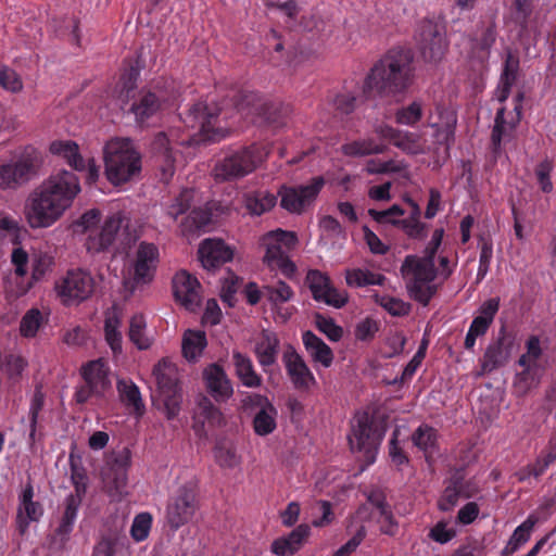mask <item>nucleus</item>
Returning a JSON list of instances; mask_svg holds the SVG:
<instances>
[{"label": "nucleus", "instance_id": "obj_1", "mask_svg": "<svg viewBox=\"0 0 556 556\" xmlns=\"http://www.w3.org/2000/svg\"><path fill=\"white\" fill-rule=\"evenodd\" d=\"M80 191V180L74 172L60 169L50 175L29 198L27 219L30 227L46 228L54 224Z\"/></svg>", "mask_w": 556, "mask_h": 556}, {"label": "nucleus", "instance_id": "obj_2", "mask_svg": "<svg viewBox=\"0 0 556 556\" xmlns=\"http://www.w3.org/2000/svg\"><path fill=\"white\" fill-rule=\"evenodd\" d=\"M414 71V55L409 49H390L367 74L363 92L368 98L374 93L380 96L402 93L412 85Z\"/></svg>", "mask_w": 556, "mask_h": 556}, {"label": "nucleus", "instance_id": "obj_3", "mask_svg": "<svg viewBox=\"0 0 556 556\" xmlns=\"http://www.w3.org/2000/svg\"><path fill=\"white\" fill-rule=\"evenodd\" d=\"M100 220V211L91 208L85 212L73 225L75 232L88 233L85 247L91 254L111 251L123 227V217L119 213L109 216L99 230L97 227Z\"/></svg>", "mask_w": 556, "mask_h": 556}, {"label": "nucleus", "instance_id": "obj_4", "mask_svg": "<svg viewBox=\"0 0 556 556\" xmlns=\"http://www.w3.org/2000/svg\"><path fill=\"white\" fill-rule=\"evenodd\" d=\"M105 174L115 186L129 181L141 170L140 154L129 139H113L104 148Z\"/></svg>", "mask_w": 556, "mask_h": 556}, {"label": "nucleus", "instance_id": "obj_5", "mask_svg": "<svg viewBox=\"0 0 556 556\" xmlns=\"http://www.w3.org/2000/svg\"><path fill=\"white\" fill-rule=\"evenodd\" d=\"M268 153L265 146L257 143L231 150L215 163L214 178L216 181H232L243 178L253 173Z\"/></svg>", "mask_w": 556, "mask_h": 556}, {"label": "nucleus", "instance_id": "obj_6", "mask_svg": "<svg viewBox=\"0 0 556 556\" xmlns=\"http://www.w3.org/2000/svg\"><path fill=\"white\" fill-rule=\"evenodd\" d=\"M401 273L406 280L409 296L424 306H427L438 292L433 285L438 276L434 262L416 255H407L401 266Z\"/></svg>", "mask_w": 556, "mask_h": 556}, {"label": "nucleus", "instance_id": "obj_7", "mask_svg": "<svg viewBox=\"0 0 556 556\" xmlns=\"http://www.w3.org/2000/svg\"><path fill=\"white\" fill-rule=\"evenodd\" d=\"M228 117L224 106L200 101L189 108L182 122L187 128L195 130L194 135H201L203 140L216 142L226 138L229 132L230 126L222 124Z\"/></svg>", "mask_w": 556, "mask_h": 556}, {"label": "nucleus", "instance_id": "obj_8", "mask_svg": "<svg viewBox=\"0 0 556 556\" xmlns=\"http://www.w3.org/2000/svg\"><path fill=\"white\" fill-rule=\"evenodd\" d=\"M384 431V427L374 416L368 413L358 414L352 425V433L349 435L351 450L363 453L366 465L374 464Z\"/></svg>", "mask_w": 556, "mask_h": 556}, {"label": "nucleus", "instance_id": "obj_9", "mask_svg": "<svg viewBox=\"0 0 556 556\" xmlns=\"http://www.w3.org/2000/svg\"><path fill=\"white\" fill-rule=\"evenodd\" d=\"M198 482L190 479L179 484L169 495L166 505V520L174 531L189 523L199 509Z\"/></svg>", "mask_w": 556, "mask_h": 556}, {"label": "nucleus", "instance_id": "obj_10", "mask_svg": "<svg viewBox=\"0 0 556 556\" xmlns=\"http://www.w3.org/2000/svg\"><path fill=\"white\" fill-rule=\"evenodd\" d=\"M110 369L101 358L90 361L81 368V384L75 392V400L78 404H85L91 399L102 400L112 388L109 378Z\"/></svg>", "mask_w": 556, "mask_h": 556}, {"label": "nucleus", "instance_id": "obj_11", "mask_svg": "<svg viewBox=\"0 0 556 556\" xmlns=\"http://www.w3.org/2000/svg\"><path fill=\"white\" fill-rule=\"evenodd\" d=\"M233 110L244 115H260L274 127L286 124L287 108L273 102H264L260 94L241 90L233 96Z\"/></svg>", "mask_w": 556, "mask_h": 556}, {"label": "nucleus", "instance_id": "obj_12", "mask_svg": "<svg viewBox=\"0 0 556 556\" xmlns=\"http://www.w3.org/2000/svg\"><path fill=\"white\" fill-rule=\"evenodd\" d=\"M414 39L422 59L428 62L440 61L447 49L445 27L433 20H422L415 30Z\"/></svg>", "mask_w": 556, "mask_h": 556}, {"label": "nucleus", "instance_id": "obj_13", "mask_svg": "<svg viewBox=\"0 0 556 556\" xmlns=\"http://www.w3.org/2000/svg\"><path fill=\"white\" fill-rule=\"evenodd\" d=\"M324 186L325 179L321 176L312 178L307 185L282 186L278 191L280 206L291 214L300 215L314 204Z\"/></svg>", "mask_w": 556, "mask_h": 556}, {"label": "nucleus", "instance_id": "obj_14", "mask_svg": "<svg viewBox=\"0 0 556 556\" xmlns=\"http://www.w3.org/2000/svg\"><path fill=\"white\" fill-rule=\"evenodd\" d=\"M241 403L244 412L253 414L252 427L257 435L266 437L276 430L278 410L266 395L248 393Z\"/></svg>", "mask_w": 556, "mask_h": 556}, {"label": "nucleus", "instance_id": "obj_15", "mask_svg": "<svg viewBox=\"0 0 556 556\" xmlns=\"http://www.w3.org/2000/svg\"><path fill=\"white\" fill-rule=\"evenodd\" d=\"M38 167L35 153H25L15 161L0 163V189L15 190L22 187L37 174Z\"/></svg>", "mask_w": 556, "mask_h": 556}, {"label": "nucleus", "instance_id": "obj_16", "mask_svg": "<svg viewBox=\"0 0 556 556\" xmlns=\"http://www.w3.org/2000/svg\"><path fill=\"white\" fill-rule=\"evenodd\" d=\"M62 303L72 305L87 300L93 292L94 280L92 276L83 269L68 270L66 276L55 286Z\"/></svg>", "mask_w": 556, "mask_h": 556}, {"label": "nucleus", "instance_id": "obj_17", "mask_svg": "<svg viewBox=\"0 0 556 556\" xmlns=\"http://www.w3.org/2000/svg\"><path fill=\"white\" fill-rule=\"evenodd\" d=\"M306 283L316 302L336 308H341L348 303V294L334 288L329 276L318 269L308 270Z\"/></svg>", "mask_w": 556, "mask_h": 556}, {"label": "nucleus", "instance_id": "obj_18", "mask_svg": "<svg viewBox=\"0 0 556 556\" xmlns=\"http://www.w3.org/2000/svg\"><path fill=\"white\" fill-rule=\"evenodd\" d=\"M130 463L131 452L127 447L115 453L109 460L103 481L111 496H122L126 493Z\"/></svg>", "mask_w": 556, "mask_h": 556}, {"label": "nucleus", "instance_id": "obj_19", "mask_svg": "<svg viewBox=\"0 0 556 556\" xmlns=\"http://www.w3.org/2000/svg\"><path fill=\"white\" fill-rule=\"evenodd\" d=\"M456 125V112L443 104H437L434 112H430L427 117V126L434 130L435 143L444 146L446 150H450L455 141Z\"/></svg>", "mask_w": 556, "mask_h": 556}, {"label": "nucleus", "instance_id": "obj_20", "mask_svg": "<svg viewBox=\"0 0 556 556\" xmlns=\"http://www.w3.org/2000/svg\"><path fill=\"white\" fill-rule=\"evenodd\" d=\"M282 362L286 367L287 375L289 376L293 388L300 392H308L317 384L316 378L312 370L306 365L303 357L289 345L282 355Z\"/></svg>", "mask_w": 556, "mask_h": 556}, {"label": "nucleus", "instance_id": "obj_21", "mask_svg": "<svg viewBox=\"0 0 556 556\" xmlns=\"http://www.w3.org/2000/svg\"><path fill=\"white\" fill-rule=\"evenodd\" d=\"M34 486L30 482L26 483L18 496L15 525L20 535L28 532L31 522H39L45 514L43 505L34 500Z\"/></svg>", "mask_w": 556, "mask_h": 556}, {"label": "nucleus", "instance_id": "obj_22", "mask_svg": "<svg viewBox=\"0 0 556 556\" xmlns=\"http://www.w3.org/2000/svg\"><path fill=\"white\" fill-rule=\"evenodd\" d=\"M268 5V10L271 12L279 13L285 18V24L290 29H295L296 27L305 30V31H325L326 23L312 14L309 16L302 15L301 21L296 22V17L300 13L296 2H266Z\"/></svg>", "mask_w": 556, "mask_h": 556}, {"label": "nucleus", "instance_id": "obj_23", "mask_svg": "<svg viewBox=\"0 0 556 556\" xmlns=\"http://www.w3.org/2000/svg\"><path fill=\"white\" fill-rule=\"evenodd\" d=\"M498 309L500 298H491L480 305L478 309L479 314L472 319L465 338L464 346L466 350H472L477 338L482 337L488 332Z\"/></svg>", "mask_w": 556, "mask_h": 556}, {"label": "nucleus", "instance_id": "obj_24", "mask_svg": "<svg viewBox=\"0 0 556 556\" xmlns=\"http://www.w3.org/2000/svg\"><path fill=\"white\" fill-rule=\"evenodd\" d=\"M173 291L177 302L186 309L194 312L201 304V285L198 279L185 270L173 278Z\"/></svg>", "mask_w": 556, "mask_h": 556}, {"label": "nucleus", "instance_id": "obj_25", "mask_svg": "<svg viewBox=\"0 0 556 556\" xmlns=\"http://www.w3.org/2000/svg\"><path fill=\"white\" fill-rule=\"evenodd\" d=\"M296 242L298 238L294 232L282 229L269 231L262 238V245L266 248L264 263L274 267V264L286 256L287 251L291 250Z\"/></svg>", "mask_w": 556, "mask_h": 556}, {"label": "nucleus", "instance_id": "obj_26", "mask_svg": "<svg viewBox=\"0 0 556 556\" xmlns=\"http://www.w3.org/2000/svg\"><path fill=\"white\" fill-rule=\"evenodd\" d=\"M159 249L154 243H139L134 263V280L136 283H149L154 277L159 263Z\"/></svg>", "mask_w": 556, "mask_h": 556}, {"label": "nucleus", "instance_id": "obj_27", "mask_svg": "<svg viewBox=\"0 0 556 556\" xmlns=\"http://www.w3.org/2000/svg\"><path fill=\"white\" fill-rule=\"evenodd\" d=\"M375 134L380 139L389 141L405 153L417 154L421 151L420 136L415 132L404 131L387 124H380L375 127Z\"/></svg>", "mask_w": 556, "mask_h": 556}, {"label": "nucleus", "instance_id": "obj_28", "mask_svg": "<svg viewBox=\"0 0 556 556\" xmlns=\"http://www.w3.org/2000/svg\"><path fill=\"white\" fill-rule=\"evenodd\" d=\"M513 339L502 328L497 339L490 343L484 352L482 359L483 371L491 372L504 366L509 359Z\"/></svg>", "mask_w": 556, "mask_h": 556}, {"label": "nucleus", "instance_id": "obj_29", "mask_svg": "<svg viewBox=\"0 0 556 556\" xmlns=\"http://www.w3.org/2000/svg\"><path fill=\"white\" fill-rule=\"evenodd\" d=\"M280 351V339L278 334L268 329H263L255 342L254 354L265 372L277 363Z\"/></svg>", "mask_w": 556, "mask_h": 556}, {"label": "nucleus", "instance_id": "obj_30", "mask_svg": "<svg viewBox=\"0 0 556 556\" xmlns=\"http://www.w3.org/2000/svg\"><path fill=\"white\" fill-rule=\"evenodd\" d=\"M233 251L222 239H205L199 248V258L206 269H214L231 261Z\"/></svg>", "mask_w": 556, "mask_h": 556}, {"label": "nucleus", "instance_id": "obj_31", "mask_svg": "<svg viewBox=\"0 0 556 556\" xmlns=\"http://www.w3.org/2000/svg\"><path fill=\"white\" fill-rule=\"evenodd\" d=\"M207 392L216 402H226L232 394L231 381L224 368L218 364L210 365L203 372Z\"/></svg>", "mask_w": 556, "mask_h": 556}, {"label": "nucleus", "instance_id": "obj_32", "mask_svg": "<svg viewBox=\"0 0 556 556\" xmlns=\"http://www.w3.org/2000/svg\"><path fill=\"white\" fill-rule=\"evenodd\" d=\"M311 534V526L301 523L288 535L280 536L271 543V552L277 556H291L305 543Z\"/></svg>", "mask_w": 556, "mask_h": 556}, {"label": "nucleus", "instance_id": "obj_33", "mask_svg": "<svg viewBox=\"0 0 556 556\" xmlns=\"http://www.w3.org/2000/svg\"><path fill=\"white\" fill-rule=\"evenodd\" d=\"M131 98L132 101L129 104L128 111L135 115L136 122L139 124L148 121L161 109L162 100L153 91L140 90Z\"/></svg>", "mask_w": 556, "mask_h": 556}, {"label": "nucleus", "instance_id": "obj_34", "mask_svg": "<svg viewBox=\"0 0 556 556\" xmlns=\"http://www.w3.org/2000/svg\"><path fill=\"white\" fill-rule=\"evenodd\" d=\"M50 152L63 159L73 169L84 172L86 168V161L79 153V147L72 140H55L51 142Z\"/></svg>", "mask_w": 556, "mask_h": 556}, {"label": "nucleus", "instance_id": "obj_35", "mask_svg": "<svg viewBox=\"0 0 556 556\" xmlns=\"http://www.w3.org/2000/svg\"><path fill=\"white\" fill-rule=\"evenodd\" d=\"M518 71L519 58L513 54L510 51H508L503 64V71L501 74L500 84L496 91L497 100L501 103H504L508 99L510 94V89L517 80Z\"/></svg>", "mask_w": 556, "mask_h": 556}, {"label": "nucleus", "instance_id": "obj_36", "mask_svg": "<svg viewBox=\"0 0 556 556\" xmlns=\"http://www.w3.org/2000/svg\"><path fill=\"white\" fill-rule=\"evenodd\" d=\"M303 344L315 363L321 364L325 368L333 362L332 350L314 332L307 330L302 334Z\"/></svg>", "mask_w": 556, "mask_h": 556}, {"label": "nucleus", "instance_id": "obj_37", "mask_svg": "<svg viewBox=\"0 0 556 556\" xmlns=\"http://www.w3.org/2000/svg\"><path fill=\"white\" fill-rule=\"evenodd\" d=\"M232 363L236 375L244 387L258 388L262 386V377L255 371L253 362L248 355L233 351Z\"/></svg>", "mask_w": 556, "mask_h": 556}, {"label": "nucleus", "instance_id": "obj_38", "mask_svg": "<svg viewBox=\"0 0 556 556\" xmlns=\"http://www.w3.org/2000/svg\"><path fill=\"white\" fill-rule=\"evenodd\" d=\"M244 207L250 215L261 216L277 203V195L266 190L249 191L243 195Z\"/></svg>", "mask_w": 556, "mask_h": 556}, {"label": "nucleus", "instance_id": "obj_39", "mask_svg": "<svg viewBox=\"0 0 556 556\" xmlns=\"http://www.w3.org/2000/svg\"><path fill=\"white\" fill-rule=\"evenodd\" d=\"M122 318L115 308L105 313L104 338L113 354L119 355L123 352V334L119 330Z\"/></svg>", "mask_w": 556, "mask_h": 556}, {"label": "nucleus", "instance_id": "obj_40", "mask_svg": "<svg viewBox=\"0 0 556 556\" xmlns=\"http://www.w3.org/2000/svg\"><path fill=\"white\" fill-rule=\"evenodd\" d=\"M341 150L346 156L361 157L384 153L387 146L383 142H378L374 138H366L344 143Z\"/></svg>", "mask_w": 556, "mask_h": 556}, {"label": "nucleus", "instance_id": "obj_41", "mask_svg": "<svg viewBox=\"0 0 556 556\" xmlns=\"http://www.w3.org/2000/svg\"><path fill=\"white\" fill-rule=\"evenodd\" d=\"M170 134H167L165 131L157 132L154 136V139L152 141V150L154 153L160 154L164 159V167L163 172L164 174H168L169 176L174 173V146H173V139L170 138Z\"/></svg>", "mask_w": 556, "mask_h": 556}, {"label": "nucleus", "instance_id": "obj_42", "mask_svg": "<svg viewBox=\"0 0 556 556\" xmlns=\"http://www.w3.org/2000/svg\"><path fill=\"white\" fill-rule=\"evenodd\" d=\"M117 391L121 401L134 412L141 416L144 412V403L138 386L132 380L121 379L117 381Z\"/></svg>", "mask_w": 556, "mask_h": 556}, {"label": "nucleus", "instance_id": "obj_43", "mask_svg": "<svg viewBox=\"0 0 556 556\" xmlns=\"http://www.w3.org/2000/svg\"><path fill=\"white\" fill-rule=\"evenodd\" d=\"M438 431L427 425L421 424L412 434L413 444L420 451H422L428 458L438 446Z\"/></svg>", "mask_w": 556, "mask_h": 556}, {"label": "nucleus", "instance_id": "obj_44", "mask_svg": "<svg viewBox=\"0 0 556 556\" xmlns=\"http://www.w3.org/2000/svg\"><path fill=\"white\" fill-rule=\"evenodd\" d=\"M207 344L206 336L200 330H187L182 338V355L186 359L195 361Z\"/></svg>", "mask_w": 556, "mask_h": 556}, {"label": "nucleus", "instance_id": "obj_45", "mask_svg": "<svg viewBox=\"0 0 556 556\" xmlns=\"http://www.w3.org/2000/svg\"><path fill=\"white\" fill-rule=\"evenodd\" d=\"M386 277L368 269L353 268L345 270V281L351 288H363L367 286H382Z\"/></svg>", "mask_w": 556, "mask_h": 556}, {"label": "nucleus", "instance_id": "obj_46", "mask_svg": "<svg viewBox=\"0 0 556 556\" xmlns=\"http://www.w3.org/2000/svg\"><path fill=\"white\" fill-rule=\"evenodd\" d=\"M505 111L504 106L497 110L491 134V147L495 155L501 153L503 140L510 139L514 135V131L509 130V121L505 118Z\"/></svg>", "mask_w": 556, "mask_h": 556}, {"label": "nucleus", "instance_id": "obj_47", "mask_svg": "<svg viewBox=\"0 0 556 556\" xmlns=\"http://www.w3.org/2000/svg\"><path fill=\"white\" fill-rule=\"evenodd\" d=\"M147 323L142 314H136L130 318L128 337L138 350H148L152 340L146 334Z\"/></svg>", "mask_w": 556, "mask_h": 556}, {"label": "nucleus", "instance_id": "obj_48", "mask_svg": "<svg viewBox=\"0 0 556 556\" xmlns=\"http://www.w3.org/2000/svg\"><path fill=\"white\" fill-rule=\"evenodd\" d=\"M422 116V102L415 100L407 105L399 108L394 114V119L400 125L414 127L421 121Z\"/></svg>", "mask_w": 556, "mask_h": 556}, {"label": "nucleus", "instance_id": "obj_49", "mask_svg": "<svg viewBox=\"0 0 556 556\" xmlns=\"http://www.w3.org/2000/svg\"><path fill=\"white\" fill-rule=\"evenodd\" d=\"M212 214L207 210L193 208L181 222V231L185 235L193 233L210 225Z\"/></svg>", "mask_w": 556, "mask_h": 556}, {"label": "nucleus", "instance_id": "obj_50", "mask_svg": "<svg viewBox=\"0 0 556 556\" xmlns=\"http://www.w3.org/2000/svg\"><path fill=\"white\" fill-rule=\"evenodd\" d=\"M45 405V394L40 388H36L28 412V442L33 445L36 441L38 416Z\"/></svg>", "mask_w": 556, "mask_h": 556}, {"label": "nucleus", "instance_id": "obj_51", "mask_svg": "<svg viewBox=\"0 0 556 556\" xmlns=\"http://www.w3.org/2000/svg\"><path fill=\"white\" fill-rule=\"evenodd\" d=\"M70 466L71 480L75 489V492L71 494L84 497L87 492L88 482L86 469L81 465L80 458L75 457L73 454L70 455Z\"/></svg>", "mask_w": 556, "mask_h": 556}, {"label": "nucleus", "instance_id": "obj_52", "mask_svg": "<svg viewBox=\"0 0 556 556\" xmlns=\"http://www.w3.org/2000/svg\"><path fill=\"white\" fill-rule=\"evenodd\" d=\"M26 364V361L20 355L5 354L3 357L0 355V370L12 383L18 381Z\"/></svg>", "mask_w": 556, "mask_h": 556}, {"label": "nucleus", "instance_id": "obj_53", "mask_svg": "<svg viewBox=\"0 0 556 556\" xmlns=\"http://www.w3.org/2000/svg\"><path fill=\"white\" fill-rule=\"evenodd\" d=\"M554 170V161L549 157L543 159L534 167L536 182L544 193H551L554 190L552 173Z\"/></svg>", "mask_w": 556, "mask_h": 556}, {"label": "nucleus", "instance_id": "obj_54", "mask_svg": "<svg viewBox=\"0 0 556 556\" xmlns=\"http://www.w3.org/2000/svg\"><path fill=\"white\" fill-rule=\"evenodd\" d=\"M459 483L458 477H451L448 484L438 502L440 510L450 511L456 506L459 497H462L460 492H463L460 486H457Z\"/></svg>", "mask_w": 556, "mask_h": 556}, {"label": "nucleus", "instance_id": "obj_55", "mask_svg": "<svg viewBox=\"0 0 556 556\" xmlns=\"http://www.w3.org/2000/svg\"><path fill=\"white\" fill-rule=\"evenodd\" d=\"M264 290L267 300L275 307H277L281 303L290 301L294 295L292 288L282 280H279L274 286H266Z\"/></svg>", "mask_w": 556, "mask_h": 556}, {"label": "nucleus", "instance_id": "obj_56", "mask_svg": "<svg viewBox=\"0 0 556 556\" xmlns=\"http://www.w3.org/2000/svg\"><path fill=\"white\" fill-rule=\"evenodd\" d=\"M376 303L383 307L390 315L403 317L410 313L409 303L390 295H376Z\"/></svg>", "mask_w": 556, "mask_h": 556}, {"label": "nucleus", "instance_id": "obj_57", "mask_svg": "<svg viewBox=\"0 0 556 556\" xmlns=\"http://www.w3.org/2000/svg\"><path fill=\"white\" fill-rule=\"evenodd\" d=\"M42 315L38 308H30L25 313L20 323V332L25 338L36 336L38 329L42 325Z\"/></svg>", "mask_w": 556, "mask_h": 556}, {"label": "nucleus", "instance_id": "obj_58", "mask_svg": "<svg viewBox=\"0 0 556 556\" xmlns=\"http://www.w3.org/2000/svg\"><path fill=\"white\" fill-rule=\"evenodd\" d=\"M531 3L532 2H514L510 9V18L520 26V34L532 29L529 22V16L532 11Z\"/></svg>", "mask_w": 556, "mask_h": 556}, {"label": "nucleus", "instance_id": "obj_59", "mask_svg": "<svg viewBox=\"0 0 556 556\" xmlns=\"http://www.w3.org/2000/svg\"><path fill=\"white\" fill-rule=\"evenodd\" d=\"M152 516L149 513L138 514L131 525L130 534L136 542L144 541L150 533Z\"/></svg>", "mask_w": 556, "mask_h": 556}, {"label": "nucleus", "instance_id": "obj_60", "mask_svg": "<svg viewBox=\"0 0 556 556\" xmlns=\"http://www.w3.org/2000/svg\"><path fill=\"white\" fill-rule=\"evenodd\" d=\"M369 216L379 224H392L399 226L401 220L396 217L405 214L404 208L399 204H393L391 207L384 211H377L375 208L368 210Z\"/></svg>", "mask_w": 556, "mask_h": 556}, {"label": "nucleus", "instance_id": "obj_61", "mask_svg": "<svg viewBox=\"0 0 556 556\" xmlns=\"http://www.w3.org/2000/svg\"><path fill=\"white\" fill-rule=\"evenodd\" d=\"M193 191L184 189L167 207V215L173 219H177L179 215L185 214L191 206Z\"/></svg>", "mask_w": 556, "mask_h": 556}, {"label": "nucleus", "instance_id": "obj_62", "mask_svg": "<svg viewBox=\"0 0 556 556\" xmlns=\"http://www.w3.org/2000/svg\"><path fill=\"white\" fill-rule=\"evenodd\" d=\"M316 328L323 332L330 341L337 342L343 336V330L330 317H325L321 314L315 316Z\"/></svg>", "mask_w": 556, "mask_h": 556}, {"label": "nucleus", "instance_id": "obj_63", "mask_svg": "<svg viewBox=\"0 0 556 556\" xmlns=\"http://www.w3.org/2000/svg\"><path fill=\"white\" fill-rule=\"evenodd\" d=\"M0 86L7 91L17 93L23 89V81L14 70L4 66L0 70Z\"/></svg>", "mask_w": 556, "mask_h": 556}, {"label": "nucleus", "instance_id": "obj_64", "mask_svg": "<svg viewBox=\"0 0 556 556\" xmlns=\"http://www.w3.org/2000/svg\"><path fill=\"white\" fill-rule=\"evenodd\" d=\"M378 331L379 323L372 318L367 317L356 325L354 336L358 341L369 342L375 338Z\"/></svg>", "mask_w": 556, "mask_h": 556}]
</instances>
